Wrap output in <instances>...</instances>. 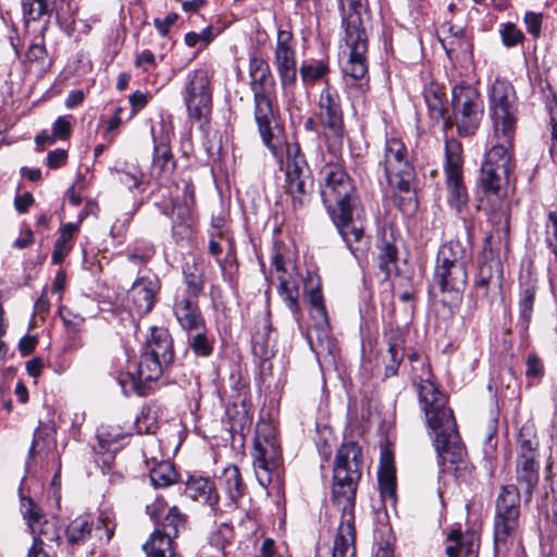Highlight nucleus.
<instances>
[{
  "mask_svg": "<svg viewBox=\"0 0 557 557\" xmlns=\"http://www.w3.org/2000/svg\"><path fill=\"white\" fill-rule=\"evenodd\" d=\"M488 111L493 132L481 165L479 187L484 196L500 198L516 166L513 139L519 111L516 91L508 81L497 78L492 84Z\"/></svg>",
  "mask_w": 557,
  "mask_h": 557,
  "instance_id": "obj_1",
  "label": "nucleus"
},
{
  "mask_svg": "<svg viewBox=\"0 0 557 557\" xmlns=\"http://www.w3.org/2000/svg\"><path fill=\"white\" fill-rule=\"evenodd\" d=\"M362 475V450L355 442L343 443L336 450L331 498L342 511L332 557L356 556L355 505Z\"/></svg>",
  "mask_w": 557,
  "mask_h": 557,
  "instance_id": "obj_2",
  "label": "nucleus"
},
{
  "mask_svg": "<svg viewBox=\"0 0 557 557\" xmlns=\"http://www.w3.org/2000/svg\"><path fill=\"white\" fill-rule=\"evenodd\" d=\"M322 201L334 225L352 253L364 238L366 211L352 178L339 162H327L319 172Z\"/></svg>",
  "mask_w": 557,
  "mask_h": 557,
  "instance_id": "obj_3",
  "label": "nucleus"
},
{
  "mask_svg": "<svg viewBox=\"0 0 557 557\" xmlns=\"http://www.w3.org/2000/svg\"><path fill=\"white\" fill-rule=\"evenodd\" d=\"M418 399L426 426L434 433L433 445L438 462L457 465L462 461L466 448L457 431V424L448 397L429 379L418 383Z\"/></svg>",
  "mask_w": 557,
  "mask_h": 557,
  "instance_id": "obj_4",
  "label": "nucleus"
},
{
  "mask_svg": "<svg viewBox=\"0 0 557 557\" xmlns=\"http://www.w3.org/2000/svg\"><path fill=\"white\" fill-rule=\"evenodd\" d=\"M255 101V121L262 144L274 157L282 154L284 126L280 122L278 110L274 108L275 81L271 70L250 76Z\"/></svg>",
  "mask_w": 557,
  "mask_h": 557,
  "instance_id": "obj_5",
  "label": "nucleus"
},
{
  "mask_svg": "<svg viewBox=\"0 0 557 557\" xmlns=\"http://www.w3.org/2000/svg\"><path fill=\"white\" fill-rule=\"evenodd\" d=\"M136 374L128 373L129 385L139 396L149 393V383L157 381L174 359L173 339L168 330L149 329Z\"/></svg>",
  "mask_w": 557,
  "mask_h": 557,
  "instance_id": "obj_6",
  "label": "nucleus"
},
{
  "mask_svg": "<svg viewBox=\"0 0 557 557\" xmlns=\"http://www.w3.org/2000/svg\"><path fill=\"white\" fill-rule=\"evenodd\" d=\"M342 11V26L344 41L349 49V58L344 64L345 75L354 81H360L359 87L363 90V83L368 65L366 53L368 51V35L361 18L363 0H339Z\"/></svg>",
  "mask_w": 557,
  "mask_h": 557,
  "instance_id": "obj_7",
  "label": "nucleus"
},
{
  "mask_svg": "<svg viewBox=\"0 0 557 557\" xmlns=\"http://www.w3.org/2000/svg\"><path fill=\"white\" fill-rule=\"evenodd\" d=\"M252 465L257 481L263 487L273 482H283L282 449L274 429L268 424L258 423L251 450Z\"/></svg>",
  "mask_w": 557,
  "mask_h": 557,
  "instance_id": "obj_8",
  "label": "nucleus"
},
{
  "mask_svg": "<svg viewBox=\"0 0 557 557\" xmlns=\"http://www.w3.org/2000/svg\"><path fill=\"white\" fill-rule=\"evenodd\" d=\"M521 517V494L515 484L500 487L495 503L494 545L498 553L507 548L519 535Z\"/></svg>",
  "mask_w": 557,
  "mask_h": 557,
  "instance_id": "obj_9",
  "label": "nucleus"
},
{
  "mask_svg": "<svg viewBox=\"0 0 557 557\" xmlns=\"http://www.w3.org/2000/svg\"><path fill=\"white\" fill-rule=\"evenodd\" d=\"M451 122L459 136H471L480 126L483 102L479 91L468 83L456 84L451 89Z\"/></svg>",
  "mask_w": 557,
  "mask_h": 557,
  "instance_id": "obj_10",
  "label": "nucleus"
},
{
  "mask_svg": "<svg viewBox=\"0 0 557 557\" xmlns=\"http://www.w3.org/2000/svg\"><path fill=\"white\" fill-rule=\"evenodd\" d=\"M385 177L391 187L408 193L416 177L405 144L398 138H388L385 141L383 158L380 161Z\"/></svg>",
  "mask_w": 557,
  "mask_h": 557,
  "instance_id": "obj_11",
  "label": "nucleus"
},
{
  "mask_svg": "<svg viewBox=\"0 0 557 557\" xmlns=\"http://www.w3.org/2000/svg\"><path fill=\"white\" fill-rule=\"evenodd\" d=\"M115 527L113 518L108 512L99 515L97 524L91 516L79 515L63 530L64 542L72 550L83 546L92 536L97 539L99 545H106L112 539Z\"/></svg>",
  "mask_w": 557,
  "mask_h": 557,
  "instance_id": "obj_12",
  "label": "nucleus"
},
{
  "mask_svg": "<svg viewBox=\"0 0 557 557\" xmlns=\"http://www.w3.org/2000/svg\"><path fill=\"white\" fill-rule=\"evenodd\" d=\"M462 149L455 140H446L445 144V184L448 191V202L460 212L468 203L469 195L463 182Z\"/></svg>",
  "mask_w": 557,
  "mask_h": 557,
  "instance_id": "obj_13",
  "label": "nucleus"
},
{
  "mask_svg": "<svg viewBox=\"0 0 557 557\" xmlns=\"http://www.w3.org/2000/svg\"><path fill=\"white\" fill-rule=\"evenodd\" d=\"M182 95L190 119L200 122L208 117L211 111L212 92L210 77L206 70L198 69L187 74Z\"/></svg>",
  "mask_w": 557,
  "mask_h": 557,
  "instance_id": "obj_14",
  "label": "nucleus"
},
{
  "mask_svg": "<svg viewBox=\"0 0 557 557\" xmlns=\"http://www.w3.org/2000/svg\"><path fill=\"white\" fill-rule=\"evenodd\" d=\"M319 120L326 131V135L342 145L345 135L343 110L337 90L329 81L324 82V88L319 97Z\"/></svg>",
  "mask_w": 557,
  "mask_h": 557,
  "instance_id": "obj_15",
  "label": "nucleus"
},
{
  "mask_svg": "<svg viewBox=\"0 0 557 557\" xmlns=\"http://www.w3.org/2000/svg\"><path fill=\"white\" fill-rule=\"evenodd\" d=\"M284 190L295 213L308 207L313 193V177L310 168L286 170Z\"/></svg>",
  "mask_w": 557,
  "mask_h": 557,
  "instance_id": "obj_16",
  "label": "nucleus"
},
{
  "mask_svg": "<svg viewBox=\"0 0 557 557\" xmlns=\"http://www.w3.org/2000/svg\"><path fill=\"white\" fill-rule=\"evenodd\" d=\"M153 140V158L150 168V176L159 184L168 183L174 173L176 162L169 146V134L157 137L154 127H151Z\"/></svg>",
  "mask_w": 557,
  "mask_h": 557,
  "instance_id": "obj_17",
  "label": "nucleus"
},
{
  "mask_svg": "<svg viewBox=\"0 0 557 557\" xmlns=\"http://www.w3.org/2000/svg\"><path fill=\"white\" fill-rule=\"evenodd\" d=\"M172 311L181 329L190 331L201 329L207 323L200 310L198 298L188 295H175Z\"/></svg>",
  "mask_w": 557,
  "mask_h": 557,
  "instance_id": "obj_18",
  "label": "nucleus"
},
{
  "mask_svg": "<svg viewBox=\"0 0 557 557\" xmlns=\"http://www.w3.org/2000/svg\"><path fill=\"white\" fill-rule=\"evenodd\" d=\"M185 494L191 499L207 505L214 516L222 513L219 506L220 496L210 479L199 475L189 476L185 483Z\"/></svg>",
  "mask_w": 557,
  "mask_h": 557,
  "instance_id": "obj_19",
  "label": "nucleus"
},
{
  "mask_svg": "<svg viewBox=\"0 0 557 557\" xmlns=\"http://www.w3.org/2000/svg\"><path fill=\"white\" fill-rule=\"evenodd\" d=\"M516 480L523 487L524 503L529 504L540 480V466L534 457L517 456Z\"/></svg>",
  "mask_w": 557,
  "mask_h": 557,
  "instance_id": "obj_20",
  "label": "nucleus"
},
{
  "mask_svg": "<svg viewBox=\"0 0 557 557\" xmlns=\"http://www.w3.org/2000/svg\"><path fill=\"white\" fill-rule=\"evenodd\" d=\"M448 557H478L480 541L474 532L451 530L446 539Z\"/></svg>",
  "mask_w": 557,
  "mask_h": 557,
  "instance_id": "obj_21",
  "label": "nucleus"
},
{
  "mask_svg": "<svg viewBox=\"0 0 557 557\" xmlns=\"http://www.w3.org/2000/svg\"><path fill=\"white\" fill-rule=\"evenodd\" d=\"M435 281L443 293H461L468 281L467 265H436Z\"/></svg>",
  "mask_w": 557,
  "mask_h": 557,
  "instance_id": "obj_22",
  "label": "nucleus"
},
{
  "mask_svg": "<svg viewBox=\"0 0 557 557\" xmlns=\"http://www.w3.org/2000/svg\"><path fill=\"white\" fill-rule=\"evenodd\" d=\"M307 339L317 358L332 356L335 350V342L330 333L329 318L324 322L314 321L307 332Z\"/></svg>",
  "mask_w": 557,
  "mask_h": 557,
  "instance_id": "obj_23",
  "label": "nucleus"
},
{
  "mask_svg": "<svg viewBox=\"0 0 557 557\" xmlns=\"http://www.w3.org/2000/svg\"><path fill=\"white\" fill-rule=\"evenodd\" d=\"M156 282L140 277L137 278L128 290V298L132 300L138 314H147L154 306L157 294Z\"/></svg>",
  "mask_w": 557,
  "mask_h": 557,
  "instance_id": "obj_24",
  "label": "nucleus"
},
{
  "mask_svg": "<svg viewBox=\"0 0 557 557\" xmlns=\"http://www.w3.org/2000/svg\"><path fill=\"white\" fill-rule=\"evenodd\" d=\"M424 100L430 116L436 122L443 123V131L446 133L453 128L450 115H447L445 92L440 86L431 84L424 89Z\"/></svg>",
  "mask_w": 557,
  "mask_h": 557,
  "instance_id": "obj_25",
  "label": "nucleus"
},
{
  "mask_svg": "<svg viewBox=\"0 0 557 557\" xmlns=\"http://www.w3.org/2000/svg\"><path fill=\"white\" fill-rule=\"evenodd\" d=\"M194 205L175 199L171 211L172 232L176 242L187 240L191 237Z\"/></svg>",
  "mask_w": 557,
  "mask_h": 557,
  "instance_id": "obj_26",
  "label": "nucleus"
},
{
  "mask_svg": "<svg viewBox=\"0 0 557 557\" xmlns=\"http://www.w3.org/2000/svg\"><path fill=\"white\" fill-rule=\"evenodd\" d=\"M385 339L387 343V358L385 360V375H395L398 371V367L404 359L405 352V334L399 329H389L385 333Z\"/></svg>",
  "mask_w": 557,
  "mask_h": 557,
  "instance_id": "obj_27",
  "label": "nucleus"
},
{
  "mask_svg": "<svg viewBox=\"0 0 557 557\" xmlns=\"http://www.w3.org/2000/svg\"><path fill=\"white\" fill-rule=\"evenodd\" d=\"M83 219L84 216L81 215L77 223H65L60 226L59 237L54 243L51 256V261L53 264L62 263L65 257L73 249V239L79 231V224Z\"/></svg>",
  "mask_w": 557,
  "mask_h": 557,
  "instance_id": "obj_28",
  "label": "nucleus"
},
{
  "mask_svg": "<svg viewBox=\"0 0 557 557\" xmlns=\"http://www.w3.org/2000/svg\"><path fill=\"white\" fill-rule=\"evenodd\" d=\"M537 286L531 277L520 281L519 292V319L524 330L529 327L532 319L533 306L535 301Z\"/></svg>",
  "mask_w": 557,
  "mask_h": 557,
  "instance_id": "obj_29",
  "label": "nucleus"
},
{
  "mask_svg": "<svg viewBox=\"0 0 557 557\" xmlns=\"http://www.w3.org/2000/svg\"><path fill=\"white\" fill-rule=\"evenodd\" d=\"M220 484L230 498V505L237 507L238 500L245 493V485L238 467L231 465L223 470Z\"/></svg>",
  "mask_w": 557,
  "mask_h": 557,
  "instance_id": "obj_30",
  "label": "nucleus"
},
{
  "mask_svg": "<svg viewBox=\"0 0 557 557\" xmlns=\"http://www.w3.org/2000/svg\"><path fill=\"white\" fill-rule=\"evenodd\" d=\"M30 533L34 539L41 540L52 546L60 547L62 544L63 530L60 521L55 517L44 519L41 522L32 527Z\"/></svg>",
  "mask_w": 557,
  "mask_h": 557,
  "instance_id": "obj_31",
  "label": "nucleus"
},
{
  "mask_svg": "<svg viewBox=\"0 0 557 557\" xmlns=\"http://www.w3.org/2000/svg\"><path fill=\"white\" fill-rule=\"evenodd\" d=\"M185 333L188 347L196 356L207 358L212 355L214 339L209 334L207 323L202 324L201 329H193Z\"/></svg>",
  "mask_w": 557,
  "mask_h": 557,
  "instance_id": "obj_32",
  "label": "nucleus"
},
{
  "mask_svg": "<svg viewBox=\"0 0 557 557\" xmlns=\"http://www.w3.org/2000/svg\"><path fill=\"white\" fill-rule=\"evenodd\" d=\"M468 262L467 249L457 240H449L438 250L436 265H467Z\"/></svg>",
  "mask_w": 557,
  "mask_h": 557,
  "instance_id": "obj_33",
  "label": "nucleus"
},
{
  "mask_svg": "<svg viewBox=\"0 0 557 557\" xmlns=\"http://www.w3.org/2000/svg\"><path fill=\"white\" fill-rule=\"evenodd\" d=\"M275 64L282 85L293 86L297 79L295 50L275 52Z\"/></svg>",
  "mask_w": 557,
  "mask_h": 557,
  "instance_id": "obj_34",
  "label": "nucleus"
},
{
  "mask_svg": "<svg viewBox=\"0 0 557 557\" xmlns=\"http://www.w3.org/2000/svg\"><path fill=\"white\" fill-rule=\"evenodd\" d=\"M330 73L329 59L304 61L299 69V74L304 85L311 86L317 82L324 79Z\"/></svg>",
  "mask_w": 557,
  "mask_h": 557,
  "instance_id": "obj_35",
  "label": "nucleus"
},
{
  "mask_svg": "<svg viewBox=\"0 0 557 557\" xmlns=\"http://www.w3.org/2000/svg\"><path fill=\"white\" fill-rule=\"evenodd\" d=\"M55 447L54 429L51 425L40 423L36 429L28 451L29 457L39 454H48Z\"/></svg>",
  "mask_w": 557,
  "mask_h": 557,
  "instance_id": "obj_36",
  "label": "nucleus"
},
{
  "mask_svg": "<svg viewBox=\"0 0 557 557\" xmlns=\"http://www.w3.org/2000/svg\"><path fill=\"white\" fill-rule=\"evenodd\" d=\"M149 478L151 484L157 487H168L178 480V474L174 468V465L168 460L156 462L149 469Z\"/></svg>",
  "mask_w": 557,
  "mask_h": 557,
  "instance_id": "obj_37",
  "label": "nucleus"
},
{
  "mask_svg": "<svg viewBox=\"0 0 557 557\" xmlns=\"http://www.w3.org/2000/svg\"><path fill=\"white\" fill-rule=\"evenodd\" d=\"M172 543V539L163 535L160 529H156L143 548L147 557H173L174 548Z\"/></svg>",
  "mask_w": 557,
  "mask_h": 557,
  "instance_id": "obj_38",
  "label": "nucleus"
},
{
  "mask_svg": "<svg viewBox=\"0 0 557 557\" xmlns=\"http://www.w3.org/2000/svg\"><path fill=\"white\" fill-rule=\"evenodd\" d=\"M187 518L178 507L173 506L169 509L166 516L157 529H160L163 535L174 539L181 531L186 529Z\"/></svg>",
  "mask_w": 557,
  "mask_h": 557,
  "instance_id": "obj_39",
  "label": "nucleus"
},
{
  "mask_svg": "<svg viewBox=\"0 0 557 557\" xmlns=\"http://www.w3.org/2000/svg\"><path fill=\"white\" fill-rule=\"evenodd\" d=\"M503 281V270L499 261H484L480 264L479 272L474 283L491 285L494 289H499Z\"/></svg>",
  "mask_w": 557,
  "mask_h": 557,
  "instance_id": "obj_40",
  "label": "nucleus"
},
{
  "mask_svg": "<svg viewBox=\"0 0 557 557\" xmlns=\"http://www.w3.org/2000/svg\"><path fill=\"white\" fill-rule=\"evenodd\" d=\"M278 294L293 313L299 312L298 297L299 288L297 281L289 275H277Z\"/></svg>",
  "mask_w": 557,
  "mask_h": 557,
  "instance_id": "obj_41",
  "label": "nucleus"
},
{
  "mask_svg": "<svg viewBox=\"0 0 557 557\" xmlns=\"http://www.w3.org/2000/svg\"><path fill=\"white\" fill-rule=\"evenodd\" d=\"M184 283L186 292L181 295H188L198 298L203 289L205 281L201 271L195 268V264L186 263L183 268Z\"/></svg>",
  "mask_w": 557,
  "mask_h": 557,
  "instance_id": "obj_42",
  "label": "nucleus"
},
{
  "mask_svg": "<svg viewBox=\"0 0 557 557\" xmlns=\"http://www.w3.org/2000/svg\"><path fill=\"white\" fill-rule=\"evenodd\" d=\"M306 298L310 305V314L313 321H325L327 311L324 305L322 290L319 284L312 285L306 292Z\"/></svg>",
  "mask_w": 557,
  "mask_h": 557,
  "instance_id": "obj_43",
  "label": "nucleus"
},
{
  "mask_svg": "<svg viewBox=\"0 0 557 557\" xmlns=\"http://www.w3.org/2000/svg\"><path fill=\"white\" fill-rule=\"evenodd\" d=\"M55 0H22L23 16L27 21H36L49 14Z\"/></svg>",
  "mask_w": 557,
  "mask_h": 557,
  "instance_id": "obj_44",
  "label": "nucleus"
},
{
  "mask_svg": "<svg viewBox=\"0 0 557 557\" xmlns=\"http://www.w3.org/2000/svg\"><path fill=\"white\" fill-rule=\"evenodd\" d=\"M23 62L29 64H37L41 69L51 65V61L49 60L44 38H41L40 41L29 44L24 54Z\"/></svg>",
  "mask_w": 557,
  "mask_h": 557,
  "instance_id": "obj_45",
  "label": "nucleus"
},
{
  "mask_svg": "<svg viewBox=\"0 0 557 557\" xmlns=\"http://www.w3.org/2000/svg\"><path fill=\"white\" fill-rule=\"evenodd\" d=\"M454 27L449 26V35L442 38L441 42L443 48L446 51V54L448 58H453L455 53L458 51H467L469 44L467 40H465L462 36V29H457L456 32H453Z\"/></svg>",
  "mask_w": 557,
  "mask_h": 557,
  "instance_id": "obj_46",
  "label": "nucleus"
},
{
  "mask_svg": "<svg viewBox=\"0 0 557 557\" xmlns=\"http://www.w3.org/2000/svg\"><path fill=\"white\" fill-rule=\"evenodd\" d=\"M488 220L499 237L508 236L510 227V215L506 206L502 205L497 210H493L488 215Z\"/></svg>",
  "mask_w": 557,
  "mask_h": 557,
  "instance_id": "obj_47",
  "label": "nucleus"
},
{
  "mask_svg": "<svg viewBox=\"0 0 557 557\" xmlns=\"http://www.w3.org/2000/svg\"><path fill=\"white\" fill-rule=\"evenodd\" d=\"M377 260L381 271L386 277L389 276L392 267L395 265L397 260V248L395 245L384 242L380 248Z\"/></svg>",
  "mask_w": 557,
  "mask_h": 557,
  "instance_id": "obj_48",
  "label": "nucleus"
},
{
  "mask_svg": "<svg viewBox=\"0 0 557 557\" xmlns=\"http://www.w3.org/2000/svg\"><path fill=\"white\" fill-rule=\"evenodd\" d=\"M21 509L29 530L45 519L41 508L32 498L23 497L21 500Z\"/></svg>",
  "mask_w": 557,
  "mask_h": 557,
  "instance_id": "obj_49",
  "label": "nucleus"
},
{
  "mask_svg": "<svg viewBox=\"0 0 557 557\" xmlns=\"http://www.w3.org/2000/svg\"><path fill=\"white\" fill-rule=\"evenodd\" d=\"M502 42L507 48H512L524 40V35L513 23H504L499 28Z\"/></svg>",
  "mask_w": 557,
  "mask_h": 557,
  "instance_id": "obj_50",
  "label": "nucleus"
},
{
  "mask_svg": "<svg viewBox=\"0 0 557 557\" xmlns=\"http://www.w3.org/2000/svg\"><path fill=\"white\" fill-rule=\"evenodd\" d=\"M545 244L557 262V210L549 211L545 223Z\"/></svg>",
  "mask_w": 557,
  "mask_h": 557,
  "instance_id": "obj_51",
  "label": "nucleus"
},
{
  "mask_svg": "<svg viewBox=\"0 0 557 557\" xmlns=\"http://www.w3.org/2000/svg\"><path fill=\"white\" fill-rule=\"evenodd\" d=\"M307 160L301 152L298 143L288 144L286 147V170L308 169Z\"/></svg>",
  "mask_w": 557,
  "mask_h": 557,
  "instance_id": "obj_52",
  "label": "nucleus"
},
{
  "mask_svg": "<svg viewBox=\"0 0 557 557\" xmlns=\"http://www.w3.org/2000/svg\"><path fill=\"white\" fill-rule=\"evenodd\" d=\"M379 485L381 496L385 498L395 499L396 496V475L395 471L385 470L379 471Z\"/></svg>",
  "mask_w": 557,
  "mask_h": 557,
  "instance_id": "obj_53",
  "label": "nucleus"
},
{
  "mask_svg": "<svg viewBox=\"0 0 557 557\" xmlns=\"http://www.w3.org/2000/svg\"><path fill=\"white\" fill-rule=\"evenodd\" d=\"M213 39V29L211 26L205 27L200 33L190 32L185 35V44L188 47L197 45L208 46Z\"/></svg>",
  "mask_w": 557,
  "mask_h": 557,
  "instance_id": "obj_54",
  "label": "nucleus"
},
{
  "mask_svg": "<svg viewBox=\"0 0 557 557\" xmlns=\"http://www.w3.org/2000/svg\"><path fill=\"white\" fill-rule=\"evenodd\" d=\"M73 116L72 115H63V116H59L54 122H53V125H52V133L54 135V137H57L58 139H67L71 134H72V129H73Z\"/></svg>",
  "mask_w": 557,
  "mask_h": 557,
  "instance_id": "obj_55",
  "label": "nucleus"
},
{
  "mask_svg": "<svg viewBox=\"0 0 557 557\" xmlns=\"http://www.w3.org/2000/svg\"><path fill=\"white\" fill-rule=\"evenodd\" d=\"M57 549L58 547L33 537V544L28 549L27 557H57Z\"/></svg>",
  "mask_w": 557,
  "mask_h": 557,
  "instance_id": "obj_56",
  "label": "nucleus"
},
{
  "mask_svg": "<svg viewBox=\"0 0 557 557\" xmlns=\"http://www.w3.org/2000/svg\"><path fill=\"white\" fill-rule=\"evenodd\" d=\"M59 314L65 326L71 329L73 332L81 331V326L85 322V318L83 315L74 313L65 307H61L59 309Z\"/></svg>",
  "mask_w": 557,
  "mask_h": 557,
  "instance_id": "obj_57",
  "label": "nucleus"
},
{
  "mask_svg": "<svg viewBox=\"0 0 557 557\" xmlns=\"http://www.w3.org/2000/svg\"><path fill=\"white\" fill-rule=\"evenodd\" d=\"M523 22L527 26L528 32L535 38L540 37L542 23H543V14L536 12H527L523 16Z\"/></svg>",
  "mask_w": 557,
  "mask_h": 557,
  "instance_id": "obj_58",
  "label": "nucleus"
},
{
  "mask_svg": "<svg viewBox=\"0 0 557 557\" xmlns=\"http://www.w3.org/2000/svg\"><path fill=\"white\" fill-rule=\"evenodd\" d=\"M134 64L144 72H148L150 69L157 66V58L151 50L145 49L135 54Z\"/></svg>",
  "mask_w": 557,
  "mask_h": 557,
  "instance_id": "obj_59",
  "label": "nucleus"
},
{
  "mask_svg": "<svg viewBox=\"0 0 557 557\" xmlns=\"http://www.w3.org/2000/svg\"><path fill=\"white\" fill-rule=\"evenodd\" d=\"M181 185L184 193L183 201L189 205H195V186L193 183V178L188 172H184L182 174V177L180 182L176 184V187L181 188Z\"/></svg>",
  "mask_w": 557,
  "mask_h": 557,
  "instance_id": "obj_60",
  "label": "nucleus"
},
{
  "mask_svg": "<svg viewBox=\"0 0 557 557\" xmlns=\"http://www.w3.org/2000/svg\"><path fill=\"white\" fill-rule=\"evenodd\" d=\"M537 441L535 438H525L524 434L521 433L519 441H518V455L517 456H524L525 457H534L535 458V451L537 448Z\"/></svg>",
  "mask_w": 557,
  "mask_h": 557,
  "instance_id": "obj_61",
  "label": "nucleus"
},
{
  "mask_svg": "<svg viewBox=\"0 0 557 557\" xmlns=\"http://www.w3.org/2000/svg\"><path fill=\"white\" fill-rule=\"evenodd\" d=\"M154 255L152 245L146 244L143 248L136 246L128 259L135 263H146Z\"/></svg>",
  "mask_w": 557,
  "mask_h": 557,
  "instance_id": "obj_62",
  "label": "nucleus"
},
{
  "mask_svg": "<svg viewBox=\"0 0 557 557\" xmlns=\"http://www.w3.org/2000/svg\"><path fill=\"white\" fill-rule=\"evenodd\" d=\"M150 98L151 96L149 94L143 92L140 90H136L134 94H132L128 97L132 108V116L143 110L147 106Z\"/></svg>",
  "mask_w": 557,
  "mask_h": 557,
  "instance_id": "obj_63",
  "label": "nucleus"
},
{
  "mask_svg": "<svg viewBox=\"0 0 557 557\" xmlns=\"http://www.w3.org/2000/svg\"><path fill=\"white\" fill-rule=\"evenodd\" d=\"M543 372L544 368L539 357L535 355H529L525 370L527 377H541Z\"/></svg>",
  "mask_w": 557,
  "mask_h": 557,
  "instance_id": "obj_64",
  "label": "nucleus"
}]
</instances>
